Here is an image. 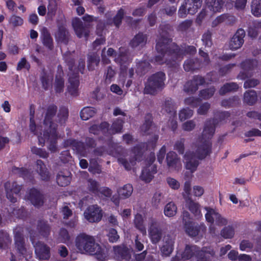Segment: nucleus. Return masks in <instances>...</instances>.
Here are the masks:
<instances>
[{
	"label": "nucleus",
	"mask_w": 261,
	"mask_h": 261,
	"mask_svg": "<svg viewBox=\"0 0 261 261\" xmlns=\"http://www.w3.org/2000/svg\"><path fill=\"white\" fill-rule=\"evenodd\" d=\"M53 80V75L50 72L49 73H44L41 76L42 86L45 89L48 88L51 85Z\"/></svg>",
	"instance_id": "nucleus-48"
},
{
	"label": "nucleus",
	"mask_w": 261,
	"mask_h": 261,
	"mask_svg": "<svg viewBox=\"0 0 261 261\" xmlns=\"http://www.w3.org/2000/svg\"><path fill=\"white\" fill-rule=\"evenodd\" d=\"M214 252L213 250L203 248L200 250L195 245H187L184 251L178 252L171 261H179L180 259L187 260L193 258L195 261H208L210 256H213Z\"/></svg>",
	"instance_id": "nucleus-5"
},
{
	"label": "nucleus",
	"mask_w": 261,
	"mask_h": 261,
	"mask_svg": "<svg viewBox=\"0 0 261 261\" xmlns=\"http://www.w3.org/2000/svg\"><path fill=\"white\" fill-rule=\"evenodd\" d=\"M149 147L148 145L145 143H142L138 145L135 146L133 151V153L135 156V158H133L129 160V162L127 160L128 158L127 156H118V161L120 164L123 165L124 168L128 170L131 169L132 166H134L135 163V161L138 159V156L140 155L145 150L147 149Z\"/></svg>",
	"instance_id": "nucleus-11"
},
{
	"label": "nucleus",
	"mask_w": 261,
	"mask_h": 261,
	"mask_svg": "<svg viewBox=\"0 0 261 261\" xmlns=\"http://www.w3.org/2000/svg\"><path fill=\"white\" fill-rule=\"evenodd\" d=\"M146 36L142 33H139L132 39L130 42V45L133 47L143 46L146 44Z\"/></svg>",
	"instance_id": "nucleus-35"
},
{
	"label": "nucleus",
	"mask_w": 261,
	"mask_h": 261,
	"mask_svg": "<svg viewBox=\"0 0 261 261\" xmlns=\"http://www.w3.org/2000/svg\"><path fill=\"white\" fill-rule=\"evenodd\" d=\"M193 111L188 108H183L178 113L179 119L181 121L189 119L193 115Z\"/></svg>",
	"instance_id": "nucleus-50"
},
{
	"label": "nucleus",
	"mask_w": 261,
	"mask_h": 261,
	"mask_svg": "<svg viewBox=\"0 0 261 261\" xmlns=\"http://www.w3.org/2000/svg\"><path fill=\"white\" fill-rule=\"evenodd\" d=\"M184 2L187 7L188 13L192 15L196 13L202 2V0H185Z\"/></svg>",
	"instance_id": "nucleus-30"
},
{
	"label": "nucleus",
	"mask_w": 261,
	"mask_h": 261,
	"mask_svg": "<svg viewBox=\"0 0 261 261\" xmlns=\"http://www.w3.org/2000/svg\"><path fill=\"white\" fill-rule=\"evenodd\" d=\"M215 89L214 88H210L201 91L199 93V96L204 99H207L211 98L214 94Z\"/></svg>",
	"instance_id": "nucleus-57"
},
{
	"label": "nucleus",
	"mask_w": 261,
	"mask_h": 261,
	"mask_svg": "<svg viewBox=\"0 0 261 261\" xmlns=\"http://www.w3.org/2000/svg\"><path fill=\"white\" fill-rule=\"evenodd\" d=\"M84 216L90 222H97L101 219L102 211L97 205H90L85 211Z\"/></svg>",
	"instance_id": "nucleus-16"
},
{
	"label": "nucleus",
	"mask_w": 261,
	"mask_h": 261,
	"mask_svg": "<svg viewBox=\"0 0 261 261\" xmlns=\"http://www.w3.org/2000/svg\"><path fill=\"white\" fill-rule=\"evenodd\" d=\"M133 192V186L130 184L123 186L118 190V193L120 198L125 199L131 196Z\"/></svg>",
	"instance_id": "nucleus-37"
},
{
	"label": "nucleus",
	"mask_w": 261,
	"mask_h": 261,
	"mask_svg": "<svg viewBox=\"0 0 261 261\" xmlns=\"http://www.w3.org/2000/svg\"><path fill=\"white\" fill-rule=\"evenodd\" d=\"M165 74L163 72H159L151 76L148 80L144 88V93L154 94L163 89L165 86Z\"/></svg>",
	"instance_id": "nucleus-6"
},
{
	"label": "nucleus",
	"mask_w": 261,
	"mask_h": 261,
	"mask_svg": "<svg viewBox=\"0 0 261 261\" xmlns=\"http://www.w3.org/2000/svg\"><path fill=\"white\" fill-rule=\"evenodd\" d=\"M57 107L54 105L39 110L43 119V126H36L33 119V116L30 118V129L31 132L38 136L39 144L43 145L45 141L49 143L48 149L51 152L57 150V140L58 138L57 128L58 125L53 121L55 116Z\"/></svg>",
	"instance_id": "nucleus-2"
},
{
	"label": "nucleus",
	"mask_w": 261,
	"mask_h": 261,
	"mask_svg": "<svg viewBox=\"0 0 261 261\" xmlns=\"http://www.w3.org/2000/svg\"><path fill=\"white\" fill-rule=\"evenodd\" d=\"M217 124V121L215 119L207 121L201 136L192 146L193 151H188L185 154L186 167L191 171V173L196 170L198 165V160L204 159L210 153L212 144L210 140L215 133Z\"/></svg>",
	"instance_id": "nucleus-3"
},
{
	"label": "nucleus",
	"mask_w": 261,
	"mask_h": 261,
	"mask_svg": "<svg viewBox=\"0 0 261 261\" xmlns=\"http://www.w3.org/2000/svg\"><path fill=\"white\" fill-rule=\"evenodd\" d=\"M75 246L77 252L82 254L95 255L99 261L105 260L108 256V248L100 246L95 243L94 237L85 233H81L76 236Z\"/></svg>",
	"instance_id": "nucleus-4"
},
{
	"label": "nucleus",
	"mask_w": 261,
	"mask_h": 261,
	"mask_svg": "<svg viewBox=\"0 0 261 261\" xmlns=\"http://www.w3.org/2000/svg\"><path fill=\"white\" fill-rule=\"evenodd\" d=\"M123 120L120 118H117L112 124L111 127L109 128V124L106 122H103L99 126L97 125H92L89 129L91 133L96 134L99 132H101L103 134L108 133V135H112L121 133L123 127Z\"/></svg>",
	"instance_id": "nucleus-8"
},
{
	"label": "nucleus",
	"mask_w": 261,
	"mask_h": 261,
	"mask_svg": "<svg viewBox=\"0 0 261 261\" xmlns=\"http://www.w3.org/2000/svg\"><path fill=\"white\" fill-rule=\"evenodd\" d=\"M175 239L174 237L168 234L163 238V244L161 247V251L163 255L169 256L174 249Z\"/></svg>",
	"instance_id": "nucleus-20"
},
{
	"label": "nucleus",
	"mask_w": 261,
	"mask_h": 261,
	"mask_svg": "<svg viewBox=\"0 0 261 261\" xmlns=\"http://www.w3.org/2000/svg\"><path fill=\"white\" fill-rule=\"evenodd\" d=\"M200 100L199 98L190 97L185 99V103L186 105L191 106L192 108H196L200 103Z\"/></svg>",
	"instance_id": "nucleus-61"
},
{
	"label": "nucleus",
	"mask_w": 261,
	"mask_h": 261,
	"mask_svg": "<svg viewBox=\"0 0 261 261\" xmlns=\"http://www.w3.org/2000/svg\"><path fill=\"white\" fill-rule=\"evenodd\" d=\"M88 187L89 190L92 193L99 195V185L96 180L92 179H89L88 180Z\"/></svg>",
	"instance_id": "nucleus-54"
},
{
	"label": "nucleus",
	"mask_w": 261,
	"mask_h": 261,
	"mask_svg": "<svg viewBox=\"0 0 261 261\" xmlns=\"http://www.w3.org/2000/svg\"><path fill=\"white\" fill-rule=\"evenodd\" d=\"M108 237L109 241L112 243L116 242L119 238L117 231L113 228H111L109 230Z\"/></svg>",
	"instance_id": "nucleus-64"
},
{
	"label": "nucleus",
	"mask_w": 261,
	"mask_h": 261,
	"mask_svg": "<svg viewBox=\"0 0 261 261\" xmlns=\"http://www.w3.org/2000/svg\"><path fill=\"white\" fill-rule=\"evenodd\" d=\"M114 250L117 261H129L130 259V251L126 247L116 246Z\"/></svg>",
	"instance_id": "nucleus-23"
},
{
	"label": "nucleus",
	"mask_w": 261,
	"mask_h": 261,
	"mask_svg": "<svg viewBox=\"0 0 261 261\" xmlns=\"http://www.w3.org/2000/svg\"><path fill=\"white\" fill-rule=\"evenodd\" d=\"M245 32L244 30H238L235 34L231 38L229 42V47L231 50H236L240 48L244 43V38Z\"/></svg>",
	"instance_id": "nucleus-19"
},
{
	"label": "nucleus",
	"mask_w": 261,
	"mask_h": 261,
	"mask_svg": "<svg viewBox=\"0 0 261 261\" xmlns=\"http://www.w3.org/2000/svg\"><path fill=\"white\" fill-rule=\"evenodd\" d=\"M96 113L95 109L93 107H86L81 111V117L84 120H87L93 117Z\"/></svg>",
	"instance_id": "nucleus-45"
},
{
	"label": "nucleus",
	"mask_w": 261,
	"mask_h": 261,
	"mask_svg": "<svg viewBox=\"0 0 261 261\" xmlns=\"http://www.w3.org/2000/svg\"><path fill=\"white\" fill-rule=\"evenodd\" d=\"M206 213L205 215L206 220L211 225L215 222L216 224L220 226L225 225L227 224V220L222 217L215 210L210 207H205Z\"/></svg>",
	"instance_id": "nucleus-13"
},
{
	"label": "nucleus",
	"mask_w": 261,
	"mask_h": 261,
	"mask_svg": "<svg viewBox=\"0 0 261 261\" xmlns=\"http://www.w3.org/2000/svg\"><path fill=\"white\" fill-rule=\"evenodd\" d=\"M77 74V71L73 73L70 72L69 73V77L68 91L71 95L73 96H75L77 94L79 81Z\"/></svg>",
	"instance_id": "nucleus-25"
},
{
	"label": "nucleus",
	"mask_w": 261,
	"mask_h": 261,
	"mask_svg": "<svg viewBox=\"0 0 261 261\" xmlns=\"http://www.w3.org/2000/svg\"><path fill=\"white\" fill-rule=\"evenodd\" d=\"M135 227L139 229L143 234L146 233V228L144 223L143 217L140 214H137L134 219Z\"/></svg>",
	"instance_id": "nucleus-42"
},
{
	"label": "nucleus",
	"mask_w": 261,
	"mask_h": 261,
	"mask_svg": "<svg viewBox=\"0 0 261 261\" xmlns=\"http://www.w3.org/2000/svg\"><path fill=\"white\" fill-rule=\"evenodd\" d=\"M205 80L200 76H194L193 79L188 81L184 86V91L188 93H193L198 89V86L205 83Z\"/></svg>",
	"instance_id": "nucleus-21"
},
{
	"label": "nucleus",
	"mask_w": 261,
	"mask_h": 261,
	"mask_svg": "<svg viewBox=\"0 0 261 261\" xmlns=\"http://www.w3.org/2000/svg\"><path fill=\"white\" fill-rule=\"evenodd\" d=\"M224 3V0H206L207 8L214 12L220 11Z\"/></svg>",
	"instance_id": "nucleus-34"
},
{
	"label": "nucleus",
	"mask_w": 261,
	"mask_h": 261,
	"mask_svg": "<svg viewBox=\"0 0 261 261\" xmlns=\"http://www.w3.org/2000/svg\"><path fill=\"white\" fill-rule=\"evenodd\" d=\"M68 111L66 108H61L58 114L56 121L58 122L60 125H64L68 118Z\"/></svg>",
	"instance_id": "nucleus-40"
},
{
	"label": "nucleus",
	"mask_w": 261,
	"mask_h": 261,
	"mask_svg": "<svg viewBox=\"0 0 261 261\" xmlns=\"http://www.w3.org/2000/svg\"><path fill=\"white\" fill-rule=\"evenodd\" d=\"M57 9V5L56 2L55 0H49L48 5L47 6L48 15L50 17L54 16Z\"/></svg>",
	"instance_id": "nucleus-56"
},
{
	"label": "nucleus",
	"mask_w": 261,
	"mask_h": 261,
	"mask_svg": "<svg viewBox=\"0 0 261 261\" xmlns=\"http://www.w3.org/2000/svg\"><path fill=\"white\" fill-rule=\"evenodd\" d=\"M171 27L168 24H162L159 29V35L156 39V55L152 62L158 64L166 63L173 66L180 62L186 54H193L196 53L194 46H188L186 49H181L177 45L171 43L169 32Z\"/></svg>",
	"instance_id": "nucleus-1"
},
{
	"label": "nucleus",
	"mask_w": 261,
	"mask_h": 261,
	"mask_svg": "<svg viewBox=\"0 0 261 261\" xmlns=\"http://www.w3.org/2000/svg\"><path fill=\"white\" fill-rule=\"evenodd\" d=\"M30 238L34 247L37 258L41 261L48 259L50 256L49 247L39 241L38 235L34 231L30 232Z\"/></svg>",
	"instance_id": "nucleus-7"
},
{
	"label": "nucleus",
	"mask_w": 261,
	"mask_h": 261,
	"mask_svg": "<svg viewBox=\"0 0 261 261\" xmlns=\"http://www.w3.org/2000/svg\"><path fill=\"white\" fill-rule=\"evenodd\" d=\"M164 198V195L161 192H156L154 193L152 198V203L154 206H158Z\"/></svg>",
	"instance_id": "nucleus-63"
},
{
	"label": "nucleus",
	"mask_w": 261,
	"mask_h": 261,
	"mask_svg": "<svg viewBox=\"0 0 261 261\" xmlns=\"http://www.w3.org/2000/svg\"><path fill=\"white\" fill-rule=\"evenodd\" d=\"M72 24L74 32L79 38L88 36L89 31L86 27L84 26L83 22L79 18L73 19Z\"/></svg>",
	"instance_id": "nucleus-24"
},
{
	"label": "nucleus",
	"mask_w": 261,
	"mask_h": 261,
	"mask_svg": "<svg viewBox=\"0 0 261 261\" xmlns=\"http://www.w3.org/2000/svg\"><path fill=\"white\" fill-rule=\"evenodd\" d=\"M251 11L255 16H261V0H252Z\"/></svg>",
	"instance_id": "nucleus-49"
},
{
	"label": "nucleus",
	"mask_w": 261,
	"mask_h": 261,
	"mask_svg": "<svg viewBox=\"0 0 261 261\" xmlns=\"http://www.w3.org/2000/svg\"><path fill=\"white\" fill-rule=\"evenodd\" d=\"M164 213L166 216L170 217L175 216L177 213V206L173 202H168L164 207Z\"/></svg>",
	"instance_id": "nucleus-43"
},
{
	"label": "nucleus",
	"mask_w": 261,
	"mask_h": 261,
	"mask_svg": "<svg viewBox=\"0 0 261 261\" xmlns=\"http://www.w3.org/2000/svg\"><path fill=\"white\" fill-rule=\"evenodd\" d=\"M148 233L151 242L153 244H157L162 237V231L160 227L158 222L153 219H151L149 222Z\"/></svg>",
	"instance_id": "nucleus-14"
},
{
	"label": "nucleus",
	"mask_w": 261,
	"mask_h": 261,
	"mask_svg": "<svg viewBox=\"0 0 261 261\" xmlns=\"http://www.w3.org/2000/svg\"><path fill=\"white\" fill-rule=\"evenodd\" d=\"M9 23L13 27H17L22 25L23 23V19L17 15H13L9 20Z\"/></svg>",
	"instance_id": "nucleus-58"
},
{
	"label": "nucleus",
	"mask_w": 261,
	"mask_h": 261,
	"mask_svg": "<svg viewBox=\"0 0 261 261\" xmlns=\"http://www.w3.org/2000/svg\"><path fill=\"white\" fill-rule=\"evenodd\" d=\"M163 110L169 113L171 116L175 117L176 112L173 108V102L171 98H168L165 100Z\"/></svg>",
	"instance_id": "nucleus-46"
},
{
	"label": "nucleus",
	"mask_w": 261,
	"mask_h": 261,
	"mask_svg": "<svg viewBox=\"0 0 261 261\" xmlns=\"http://www.w3.org/2000/svg\"><path fill=\"white\" fill-rule=\"evenodd\" d=\"M11 243V239L9 234L3 231H0V248L6 249L8 248Z\"/></svg>",
	"instance_id": "nucleus-39"
},
{
	"label": "nucleus",
	"mask_w": 261,
	"mask_h": 261,
	"mask_svg": "<svg viewBox=\"0 0 261 261\" xmlns=\"http://www.w3.org/2000/svg\"><path fill=\"white\" fill-rule=\"evenodd\" d=\"M115 61L120 66L121 71L125 70L127 65L131 62L132 58L127 50L123 47L119 48V54H115Z\"/></svg>",
	"instance_id": "nucleus-17"
},
{
	"label": "nucleus",
	"mask_w": 261,
	"mask_h": 261,
	"mask_svg": "<svg viewBox=\"0 0 261 261\" xmlns=\"http://www.w3.org/2000/svg\"><path fill=\"white\" fill-rule=\"evenodd\" d=\"M5 187L7 198L13 203L16 202L17 196L21 190V186L15 182L8 181L5 184Z\"/></svg>",
	"instance_id": "nucleus-18"
},
{
	"label": "nucleus",
	"mask_w": 261,
	"mask_h": 261,
	"mask_svg": "<svg viewBox=\"0 0 261 261\" xmlns=\"http://www.w3.org/2000/svg\"><path fill=\"white\" fill-rule=\"evenodd\" d=\"M36 170L42 180H47L49 178V172L42 161H37Z\"/></svg>",
	"instance_id": "nucleus-31"
},
{
	"label": "nucleus",
	"mask_w": 261,
	"mask_h": 261,
	"mask_svg": "<svg viewBox=\"0 0 261 261\" xmlns=\"http://www.w3.org/2000/svg\"><path fill=\"white\" fill-rule=\"evenodd\" d=\"M40 234L43 237H47L50 233V227L46 222L40 221L38 225Z\"/></svg>",
	"instance_id": "nucleus-47"
},
{
	"label": "nucleus",
	"mask_w": 261,
	"mask_h": 261,
	"mask_svg": "<svg viewBox=\"0 0 261 261\" xmlns=\"http://www.w3.org/2000/svg\"><path fill=\"white\" fill-rule=\"evenodd\" d=\"M70 181V177L68 175H63L59 174L57 177V182L60 186L64 187L67 186Z\"/></svg>",
	"instance_id": "nucleus-55"
},
{
	"label": "nucleus",
	"mask_w": 261,
	"mask_h": 261,
	"mask_svg": "<svg viewBox=\"0 0 261 261\" xmlns=\"http://www.w3.org/2000/svg\"><path fill=\"white\" fill-rule=\"evenodd\" d=\"M156 130L155 127L152 125V119L150 115H147L145 118V123L141 127V130L145 134H150Z\"/></svg>",
	"instance_id": "nucleus-36"
},
{
	"label": "nucleus",
	"mask_w": 261,
	"mask_h": 261,
	"mask_svg": "<svg viewBox=\"0 0 261 261\" xmlns=\"http://www.w3.org/2000/svg\"><path fill=\"white\" fill-rule=\"evenodd\" d=\"M257 65V62L256 60H247L243 62L241 64L242 70L238 77L241 80H244L252 76Z\"/></svg>",
	"instance_id": "nucleus-15"
},
{
	"label": "nucleus",
	"mask_w": 261,
	"mask_h": 261,
	"mask_svg": "<svg viewBox=\"0 0 261 261\" xmlns=\"http://www.w3.org/2000/svg\"><path fill=\"white\" fill-rule=\"evenodd\" d=\"M234 231L232 227H226L221 231V235L225 239L231 238L233 237Z\"/></svg>",
	"instance_id": "nucleus-60"
},
{
	"label": "nucleus",
	"mask_w": 261,
	"mask_h": 261,
	"mask_svg": "<svg viewBox=\"0 0 261 261\" xmlns=\"http://www.w3.org/2000/svg\"><path fill=\"white\" fill-rule=\"evenodd\" d=\"M156 171L155 165L150 164L143 168L140 178L145 182H149L153 178V175L156 173Z\"/></svg>",
	"instance_id": "nucleus-26"
},
{
	"label": "nucleus",
	"mask_w": 261,
	"mask_h": 261,
	"mask_svg": "<svg viewBox=\"0 0 261 261\" xmlns=\"http://www.w3.org/2000/svg\"><path fill=\"white\" fill-rule=\"evenodd\" d=\"M185 201L187 208L197 219H199L202 216L200 206L198 202H195L191 198H189Z\"/></svg>",
	"instance_id": "nucleus-28"
},
{
	"label": "nucleus",
	"mask_w": 261,
	"mask_h": 261,
	"mask_svg": "<svg viewBox=\"0 0 261 261\" xmlns=\"http://www.w3.org/2000/svg\"><path fill=\"white\" fill-rule=\"evenodd\" d=\"M257 100V95L255 91L250 90L244 93V102L248 105H252L254 104Z\"/></svg>",
	"instance_id": "nucleus-44"
},
{
	"label": "nucleus",
	"mask_w": 261,
	"mask_h": 261,
	"mask_svg": "<svg viewBox=\"0 0 261 261\" xmlns=\"http://www.w3.org/2000/svg\"><path fill=\"white\" fill-rule=\"evenodd\" d=\"M14 241L17 257L20 259L23 257L27 259L32 254V251L25 244L23 235L20 230L15 231Z\"/></svg>",
	"instance_id": "nucleus-9"
},
{
	"label": "nucleus",
	"mask_w": 261,
	"mask_h": 261,
	"mask_svg": "<svg viewBox=\"0 0 261 261\" xmlns=\"http://www.w3.org/2000/svg\"><path fill=\"white\" fill-rule=\"evenodd\" d=\"M166 162L169 168L178 170L181 167L180 159L174 151L169 152L166 156Z\"/></svg>",
	"instance_id": "nucleus-22"
},
{
	"label": "nucleus",
	"mask_w": 261,
	"mask_h": 261,
	"mask_svg": "<svg viewBox=\"0 0 261 261\" xmlns=\"http://www.w3.org/2000/svg\"><path fill=\"white\" fill-rule=\"evenodd\" d=\"M185 227L186 232L191 237H195L197 236L198 234L200 228L202 229V230H204L205 229L204 225H202L201 227H200L197 225H195V224L193 223L186 225Z\"/></svg>",
	"instance_id": "nucleus-38"
},
{
	"label": "nucleus",
	"mask_w": 261,
	"mask_h": 261,
	"mask_svg": "<svg viewBox=\"0 0 261 261\" xmlns=\"http://www.w3.org/2000/svg\"><path fill=\"white\" fill-rule=\"evenodd\" d=\"M196 126V122L194 120H188L182 123V128L185 131L191 132L193 130Z\"/></svg>",
	"instance_id": "nucleus-59"
},
{
	"label": "nucleus",
	"mask_w": 261,
	"mask_h": 261,
	"mask_svg": "<svg viewBox=\"0 0 261 261\" xmlns=\"http://www.w3.org/2000/svg\"><path fill=\"white\" fill-rule=\"evenodd\" d=\"M62 71L61 70L59 75L56 76L55 82V90L57 92L60 93L63 91L64 87V81L61 76Z\"/></svg>",
	"instance_id": "nucleus-53"
},
{
	"label": "nucleus",
	"mask_w": 261,
	"mask_h": 261,
	"mask_svg": "<svg viewBox=\"0 0 261 261\" xmlns=\"http://www.w3.org/2000/svg\"><path fill=\"white\" fill-rule=\"evenodd\" d=\"M56 40L64 44H67L69 39V33L64 27L59 28L55 35Z\"/></svg>",
	"instance_id": "nucleus-32"
},
{
	"label": "nucleus",
	"mask_w": 261,
	"mask_h": 261,
	"mask_svg": "<svg viewBox=\"0 0 261 261\" xmlns=\"http://www.w3.org/2000/svg\"><path fill=\"white\" fill-rule=\"evenodd\" d=\"M116 72L112 66H108L104 73V77L106 83H110L114 79Z\"/></svg>",
	"instance_id": "nucleus-51"
},
{
	"label": "nucleus",
	"mask_w": 261,
	"mask_h": 261,
	"mask_svg": "<svg viewBox=\"0 0 261 261\" xmlns=\"http://www.w3.org/2000/svg\"><path fill=\"white\" fill-rule=\"evenodd\" d=\"M66 146H71L74 150L83 156H86L90 149L95 145V141L91 138L86 139V145L74 140H68L65 142Z\"/></svg>",
	"instance_id": "nucleus-10"
},
{
	"label": "nucleus",
	"mask_w": 261,
	"mask_h": 261,
	"mask_svg": "<svg viewBox=\"0 0 261 261\" xmlns=\"http://www.w3.org/2000/svg\"><path fill=\"white\" fill-rule=\"evenodd\" d=\"M238 88V85L235 83H230L225 84L220 90L221 95L225 94L228 92L236 91Z\"/></svg>",
	"instance_id": "nucleus-52"
},
{
	"label": "nucleus",
	"mask_w": 261,
	"mask_h": 261,
	"mask_svg": "<svg viewBox=\"0 0 261 261\" xmlns=\"http://www.w3.org/2000/svg\"><path fill=\"white\" fill-rule=\"evenodd\" d=\"M28 198L35 206H40L43 203V196L37 189H31Z\"/></svg>",
	"instance_id": "nucleus-27"
},
{
	"label": "nucleus",
	"mask_w": 261,
	"mask_h": 261,
	"mask_svg": "<svg viewBox=\"0 0 261 261\" xmlns=\"http://www.w3.org/2000/svg\"><path fill=\"white\" fill-rule=\"evenodd\" d=\"M200 56L203 58V63L201 64L197 59H188L185 62L184 64V69L186 71H190L198 69L203 65H207L210 62V59L206 53L202 50H199Z\"/></svg>",
	"instance_id": "nucleus-12"
},
{
	"label": "nucleus",
	"mask_w": 261,
	"mask_h": 261,
	"mask_svg": "<svg viewBox=\"0 0 261 261\" xmlns=\"http://www.w3.org/2000/svg\"><path fill=\"white\" fill-rule=\"evenodd\" d=\"M107 145L109 148L108 150H105L103 147L97 148L94 151V154L96 155H103L106 154H109L115 155L114 149L116 145L114 143L111 142L110 140L108 142Z\"/></svg>",
	"instance_id": "nucleus-33"
},
{
	"label": "nucleus",
	"mask_w": 261,
	"mask_h": 261,
	"mask_svg": "<svg viewBox=\"0 0 261 261\" xmlns=\"http://www.w3.org/2000/svg\"><path fill=\"white\" fill-rule=\"evenodd\" d=\"M40 38L43 44L49 49L53 48V40L46 28L43 27L40 30Z\"/></svg>",
	"instance_id": "nucleus-29"
},
{
	"label": "nucleus",
	"mask_w": 261,
	"mask_h": 261,
	"mask_svg": "<svg viewBox=\"0 0 261 261\" xmlns=\"http://www.w3.org/2000/svg\"><path fill=\"white\" fill-rule=\"evenodd\" d=\"M99 56L95 53L89 55L88 59V68L89 70H93L99 64Z\"/></svg>",
	"instance_id": "nucleus-41"
},
{
	"label": "nucleus",
	"mask_w": 261,
	"mask_h": 261,
	"mask_svg": "<svg viewBox=\"0 0 261 261\" xmlns=\"http://www.w3.org/2000/svg\"><path fill=\"white\" fill-rule=\"evenodd\" d=\"M124 14V10L122 9H120L114 17L113 22L116 27H118L121 23V21L123 18Z\"/></svg>",
	"instance_id": "nucleus-62"
}]
</instances>
